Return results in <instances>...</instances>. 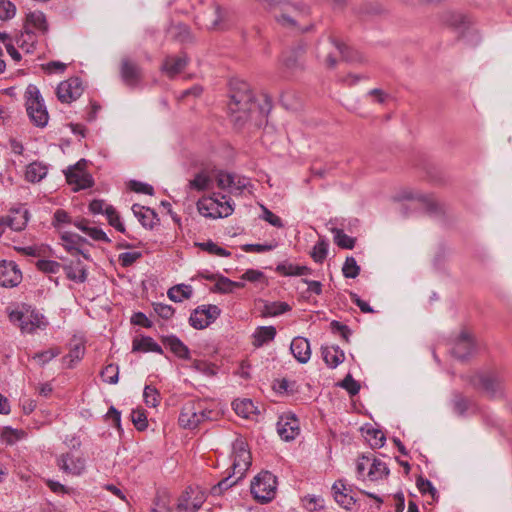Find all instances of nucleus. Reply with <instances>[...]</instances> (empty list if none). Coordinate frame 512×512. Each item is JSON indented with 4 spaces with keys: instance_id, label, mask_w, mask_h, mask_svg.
<instances>
[{
    "instance_id": "obj_53",
    "label": "nucleus",
    "mask_w": 512,
    "mask_h": 512,
    "mask_svg": "<svg viewBox=\"0 0 512 512\" xmlns=\"http://www.w3.org/2000/svg\"><path fill=\"white\" fill-rule=\"evenodd\" d=\"M373 454L364 455L357 461V473L359 477H362L363 479H367V472L371 469V462H372Z\"/></svg>"
},
{
    "instance_id": "obj_18",
    "label": "nucleus",
    "mask_w": 512,
    "mask_h": 512,
    "mask_svg": "<svg viewBox=\"0 0 512 512\" xmlns=\"http://www.w3.org/2000/svg\"><path fill=\"white\" fill-rule=\"evenodd\" d=\"M290 350L295 359L302 364L307 363L311 357L310 343L304 337H295L291 342Z\"/></svg>"
},
{
    "instance_id": "obj_33",
    "label": "nucleus",
    "mask_w": 512,
    "mask_h": 512,
    "mask_svg": "<svg viewBox=\"0 0 512 512\" xmlns=\"http://www.w3.org/2000/svg\"><path fill=\"white\" fill-rule=\"evenodd\" d=\"M305 52V48L302 45L292 49L283 59L284 65L291 70H295L302 67V58Z\"/></svg>"
},
{
    "instance_id": "obj_31",
    "label": "nucleus",
    "mask_w": 512,
    "mask_h": 512,
    "mask_svg": "<svg viewBox=\"0 0 512 512\" xmlns=\"http://www.w3.org/2000/svg\"><path fill=\"white\" fill-rule=\"evenodd\" d=\"M387 13L388 10L378 2L364 3L359 9V14L366 19L384 16Z\"/></svg>"
},
{
    "instance_id": "obj_24",
    "label": "nucleus",
    "mask_w": 512,
    "mask_h": 512,
    "mask_svg": "<svg viewBox=\"0 0 512 512\" xmlns=\"http://www.w3.org/2000/svg\"><path fill=\"white\" fill-rule=\"evenodd\" d=\"M61 239L63 241L64 248L68 252L71 254H82L86 259L88 258L80 248V246L86 242L85 238L76 233L65 232L62 234Z\"/></svg>"
},
{
    "instance_id": "obj_44",
    "label": "nucleus",
    "mask_w": 512,
    "mask_h": 512,
    "mask_svg": "<svg viewBox=\"0 0 512 512\" xmlns=\"http://www.w3.org/2000/svg\"><path fill=\"white\" fill-rule=\"evenodd\" d=\"M235 475L232 474H229L227 477H225L224 479H222L221 481H219L216 485H214L212 488H211V494L213 496H220L223 494V492L229 488H231L232 486H234L235 484L238 483V481L240 479H238V476L236 478H234Z\"/></svg>"
},
{
    "instance_id": "obj_50",
    "label": "nucleus",
    "mask_w": 512,
    "mask_h": 512,
    "mask_svg": "<svg viewBox=\"0 0 512 512\" xmlns=\"http://www.w3.org/2000/svg\"><path fill=\"white\" fill-rule=\"evenodd\" d=\"M334 242L341 248L352 249V238L343 232L342 229L332 228Z\"/></svg>"
},
{
    "instance_id": "obj_57",
    "label": "nucleus",
    "mask_w": 512,
    "mask_h": 512,
    "mask_svg": "<svg viewBox=\"0 0 512 512\" xmlns=\"http://www.w3.org/2000/svg\"><path fill=\"white\" fill-rule=\"evenodd\" d=\"M16 12L15 5L9 0H0V19L8 20L14 17Z\"/></svg>"
},
{
    "instance_id": "obj_14",
    "label": "nucleus",
    "mask_w": 512,
    "mask_h": 512,
    "mask_svg": "<svg viewBox=\"0 0 512 512\" xmlns=\"http://www.w3.org/2000/svg\"><path fill=\"white\" fill-rule=\"evenodd\" d=\"M198 400L186 402L180 412L179 423L184 428L195 429L200 425Z\"/></svg>"
},
{
    "instance_id": "obj_41",
    "label": "nucleus",
    "mask_w": 512,
    "mask_h": 512,
    "mask_svg": "<svg viewBox=\"0 0 512 512\" xmlns=\"http://www.w3.org/2000/svg\"><path fill=\"white\" fill-rule=\"evenodd\" d=\"M191 190L205 191L211 188L212 178L204 171L195 175L194 179L189 181L188 184Z\"/></svg>"
},
{
    "instance_id": "obj_32",
    "label": "nucleus",
    "mask_w": 512,
    "mask_h": 512,
    "mask_svg": "<svg viewBox=\"0 0 512 512\" xmlns=\"http://www.w3.org/2000/svg\"><path fill=\"white\" fill-rule=\"evenodd\" d=\"M232 406L235 413L243 418H250L257 410L252 400L248 398L236 399L232 402Z\"/></svg>"
},
{
    "instance_id": "obj_59",
    "label": "nucleus",
    "mask_w": 512,
    "mask_h": 512,
    "mask_svg": "<svg viewBox=\"0 0 512 512\" xmlns=\"http://www.w3.org/2000/svg\"><path fill=\"white\" fill-rule=\"evenodd\" d=\"M129 187L136 193H143L147 195H153L154 193V189L151 185L136 180L130 181Z\"/></svg>"
},
{
    "instance_id": "obj_47",
    "label": "nucleus",
    "mask_w": 512,
    "mask_h": 512,
    "mask_svg": "<svg viewBox=\"0 0 512 512\" xmlns=\"http://www.w3.org/2000/svg\"><path fill=\"white\" fill-rule=\"evenodd\" d=\"M104 213L106 214L107 220L111 226H113L119 232L125 233V227L121 223L120 217L113 206L107 205L105 207Z\"/></svg>"
},
{
    "instance_id": "obj_20",
    "label": "nucleus",
    "mask_w": 512,
    "mask_h": 512,
    "mask_svg": "<svg viewBox=\"0 0 512 512\" xmlns=\"http://www.w3.org/2000/svg\"><path fill=\"white\" fill-rule=\"evenodd\" d=\"M29 216V211L26 208L15 209L11 216L3 217L5 228L10 227L14 231H21L26 227Z\"/></svg>"
},
{
    "instance_id": "obj_28",
    "label": "nucleus",
    "mask_w": 512,
    "mask_h": 512,
    "mask_svg": "<svg viewBox=\"0 0 512 512\" xmlns=\"http://www.w3.org/2000/svg\"><path fill=\"white\" fill-rule=\"evenodd\" d=\"M441 21L456 29H465L469 24L467 16L457 11L444 12L441 16Z\"/></svg>"
},
{
    "instance_id": "obj_2",
    "label": "nucleus",
    "mask_w": 512,
    "mask_h": 512,
    "mask_svg": "<svg viewBox=\"0 0 512 512\" xmlns=\"http://www.w3.org/2000/svg\"><path fill=\"white\" fill-rule=\"evenodd\" d=\"M255 106L253 95L246 82L232 83L228 109L231 122L236 128H241L250 118V112Z\"/></svg>"
},
{
    "instance_id": "obj_8",
    "label": "nucleus",
    "mask_w": 512,
    "mask_h": 512,
    "mask_svg": "<svg viewBox=\"0 0 512 512\" xmlns=\"http://www.w3.org/2000/svg\"><path fill=\"white\" fill-rule=\"evenodd\" d=\"M205 501L202 490L198 487H189L179 498L177 510L179 512H196Z\"/></svg>"
},
{
    "instance_id": "obj_23",
    "label": "nucleus",
    "mask_w": 512,
    "mask_h": 512,
    "mask_svg": "<svg viewBox=\"0 0 512 512\" xmlns=\"http://www.w3.org/2000/svg\"><path fill=\"white\" fill-rule=\"evenodd\" d=\"M63 270L66 277L71 281L84 283L87 280V268L80 260L63 265Z\"/></svg>"
},
{
    "instance_id": "obj_60",
    "label": "nucleus",
    "mask_w": 512,
    "mask_h": 512,
    "mask_svg": "<svg viewBox=\"0 0 512 512\" xmlns=\"http://www.w3.org/2000/svg\"><path fill=\"white\" fill-rule=\"evenodd\" d=\"M154 311L163 319H170L174 314V309L172 306L163 304V303H155L153 304Z\"/></svg>"
},
{
    "instance_id": "obj_22",
    "label": "nucleus",
    "mask_w": 512,
    "mask_h": 512,
    "mask_svg": "<svg viewBox=\"0 0 512 512\" xmlns=\"http://www.w3.org/2000/svg\"><path fill=\"white\" fill-rule=\"evenodd\" d=\"M188 59L186 55L182 56H168L163 62L162 70L170 77L173 78L179 74L187 65Z\"/></svg>"
},
{
    "instance_id": "obj_37",
    "label": "nucleus",
    "mask_w": 512,
    "mask_h": 512,
    "mask_svg": "<svg viewBox=\"0 0 512 512\" xmlns=\"http://www.w3.org/2000/svg\"><path fill=\"white\" fill-rule=\"evenodd\" d=\"M371 465V469L366 474L368 480L377 481L389 474L387 465L383 461L374 458V456L372 457Z\"/></svg>"
},
{
    "instance_id": "obj_42",
    "label": "nucleus",
    "mask_w": 512,
    "mask_h": 512,
    "mask_svg": "<svg viewBox=\"0 0 512 512\" xmlns=\"http://www.w3.org/2000/svg\"><path fill=\"white\" fill-rule=\"evenodd\" d=\"M243 286L244 283L242 282H235L227 277L218 276L217 281L214 287L212 288V291L219 293H231L234 290V288H242Z\"/></svg>"
},
{
    "instance_id": "obj_26",
    "label": "nucleus",
    "mask_w": 512,
    "mask_h": 512,
    "mask_svg": "<svg viewBox=\"0 0 512 512\" xmlns=\"http://www.w3.org/2000/svg\"><path fill=\"white\" fill-rule=\"evenodd\" d=\"M132 211L135 217L138 218L139 222L145 228L152 229L155 225V220H158L156 218V213L153 210L145 208L139 204H134L132 206Z\"/></svg>"
},
{
    "instance_id": "obj_34",
    "label": "nucleus",
    "mask_w": 512,
    "mask_h": 512,
    "mask_svg": "<svg viewBox=\"0 0 512 512\" xmlns=\"http://www.w3.org/2000/svg\"><path fill=\"white\" fill-rule=\"evenodd\" d=\"M472 406L473 401L470 398L464 396L460 392L453 393L452 409L455 414L463 416Z\"/></svg>"
},
{
    "instance_id": "obj_54",
    "label": "nucleus",
    "mask_w": 512,
    "mask_h": 512,
    "mask_svg": "<svg viewBox=\"0 0 512 512\" xmlns=\"http://www.w3.org/2000/svg\"><path fill=\"white\" fill-rule=\"evenodd\" d=\"M328 244L321 240L319 241L313 248L311 252V257L314 259L315 262L321 263L327 256L328 252Z\"/></svg>"
},
{
    "instance_id": "obj_46",
    "label": "nucleus",
    "mask_w": 512,
    "mask_h": 512,
    "mask_svg": "<svg viewBox=\"0 0 512 512\" xmlns=\"http://www.w3.org/2000/svg\"><path fill=\"white\" fill-rule=\"evenodd\" d=\"M290 310V306L285 302H272L264 306V316H277Z\"/></svg>"
},
{
    "instance_id": "obj_15",
    "label": "nucleus",
    "mask_w": 512,
    "mask_h": 512,
    "mask_svg": "<svg viewBox=\"0 0 512 512\" xmlns=\"http://www.w3.org/2000/svg\"><path fill=\"white\" fill-rule=\"evenodd\" d=\"M57 462L60 469L67 474L80 475L85 469V460L73 453L62 454Z\"/></svg>"
},
{
    "instance_id": "obj_3",
    "label": "nucleus",
    "mask_w": 512,
    "mask_h": 512,
    "mask_svg": "<svg viewBox=\"0 0 512 512\" xmlns=\"http://www.w3.org/2000/svg\"><path fill=\"white\" fill-rule=\"evenodd\" d=\"M24 97L30 120L38 127H45L49 120V114L38 87L29 84L25 90Z\"/></svg>"
},
{
    "instance_id": "obj_36",
    "label": "nucleus",
    "mask_w": 512,
    "mask_h": 512,
    "mask_svg": "<svg viewBox=\"0 0 512 512\" xmlns=\"http://www.w3.org/2000/svg\"><path fill=\"white\" fill-rule=\"evenodd\" d=\"M360 432L371 447L375 448L383 446L385 436L382 431L372 427H362Z\"/></svg>"
},
{
    "instance_id": "obj_40",
    "label": "nucleus",
    "mask_w": 512,
    "mask_h": 512,
    "mask_svg": "<svg viewBox=\"0 0 512 512\" xmlns=\"http://www.w3.org/2000/svg\"><path fill=\"white\" fill-rule=\"evenodd\" d=\"M193 289L190 285L179 284L175 285L168 290V297L174 302H181L184 299H189L192 296Z\"/></svg>"
},
{
    "instance_id": "obj_35",
    "label": "nucleus",
    "mask_w": 512,
    "mask_h": 512,
    "mask_svg": "<svg viewBox=\"0 0 512 512\" xmlns=\"http://www.w3.org/2000/svg\"><path fill=\"white\" fill-rule=\"evenodd\" d=\"M276 336V329L273 326H262L257 328L253 334V345L261 347L265 343L272 341Z\"/></svg>"
},
{
    "instance_id": "obj_39",
    "label": "nucleus",
    "mask_w": 512,
    "mask_h": 512,
    "mask_svg": "<svg viewBox=\"0 0 512 512\" xmlns=\"http://www.w3.org/2000/svg\"><path fill=\"white\" fill-rule=\"evenodd\" d=\"M133 351L163 353L161 346L148 336L135 339L133 341Z\"/></svg>"
},
{
    "instance_id": "obj_38",
    "label": "nucleus",
    "mask_w": 512,
    "mask_h": 512,
    "mask_svg": "<svg viewBox=\"0 0 512 512\" xmlns=\"http://www.w3.org/2000/svg\"><path fill=\"white\" fill-rule=\"evenodd\" d=\"M47 167L39 162H33L26 168V179L29 182L36 183L41 181L47 175Z\"/></svg>"
},
{
    "instance_id": "obj_52",
    "label": "nucleus",
    "mask_w": 512,
    "mask_h": 512,
    "mask_svg": "<svg viewBox=\"0 0 512 512\" xmlns=\"http://www.w3.org/2000/svg\"><path fill=\"white\" fill-rule=\"evenodd\" d=\"M196 310H200V315H203L205 319L209 321V325L214 322L221 313V310L216 305H203L196 308Z\"/></svg>"
},
{
    "instance_id": "obj_10",
    "label": "nucleus",
    "mask_w": 512,
    "mask_h": 512,
    "mask_svg": "<svg viewBox=\"0 0 512 512\" xmlns=\"http://www.w3.org/2000/svg\"><path fill=\"white\" fill-rule=\"evenodd\" d=\"M22 280V273L12 261H0V285L6 288L17 286Z\"/></svg>"
},
{
    "instance_id": "obj_7",
    "label": "nucleus",
    "mask_w": 512,
    "mask_h": 512,
    "mask_svg": "<svg viewBox=\"0 0 512 512\" xmlns=\"http://www.w3.org/2000/svg\"><path fill=\"white\" fill-rule=\"evenodd\" d=\"M87 161L79 160L75 165L68 167L65 171L66 180L69 184H75V190L86 189L93 185V179L86 169Z\"/></svg>"
},
{
    "instance_id": "obj_16",
    "label": "nucleus",
    "mask_w": 512,
    "mask_h": 512,
    "mask_svg": "<svg viewBox=\"0 0 512 512\" xmlns=\"http://www.w3.org/2000/svg\"><path fill=\"white\" fill-rule=\"evenodd\" d=\"M34 29L42 34H45L48 31L46 16L41 11L30 12L26 16L24 30H26V35L29 39H32Z\"/></svg>"
},
{
    "instance_id": "obj_51",
    "label": "nucleus",
    "mask_w": 512,
    "mask_h": 512,
    "mask_svg": "<svg viewBox=\"0 0 512 512\" xmlns=\"http://www.w3.org/2000/svg\"><path fill=\"white\" fill-rule=\"evenodd\" d=\"M85 353V347L83 344H76L74 347H72L69 351V353L64 357V360H69L68 367L72 368L74 363L81 360Z\"/></svg>"
},
{
    "instance_id": "obj_30",
    "label": "nucleus",
    "mask_w": 512,
    "mask_h": 512,
    "mask_svg": "<svg viewBox=\"0 0 512 512\" xmlns=\"http://www.w3.org/2000/svg\"><path fill=\"white\" fill-rule=\"evenodd\" d=\"M162 341L179 358H189L188 347L178 337L174 335L166 336L162 338Z\"/></svg>"
},
{
    "instance_id": "obj_29",
    "label": "nucleus",
    "mask_w": 512,
    "mask_h": 512,
    "mask_svg": "<svg viewBox=\"0 0 512 512\" xmlns=\"http://www.w3.org/2000/svg\"><path fill=\"white\" fill-rule=\"evenodd\" d=\"M322 357L330 367H336L345 359L344 352L338 346L322 347Z\"/></svg>"
},
{
    "instance_id": "obj_21",
    "label": "nucleus",
    "mask_w": 512,
    "mask_h": 512,
    "mask_svg": "<svg viewBox=\"0 0 512 512\" xmlns=\"http://www.w3.org/2000/svg\"><path fill=\"white\" fill-rule=\"evenodd\" d=\"M47 325L43 315L27 310L23 317L21 331L23 333H33L36 329H43Z\"/></svg>"
},
{
    "instance_id": "obj_13",
    "label": "nucleus",
    "mask_w": 512,
    "mask_h": 512,
    "mask_svg": "<svg viewBox=\"0 0 512 512\" xmlns=\"http://www.w3.org/2000/svg\"><path fill=\"white\" fill-rule=\"evenodd\" d=\"M475 351V343L468 331L463 330L457 337L452 348V354L460 359L465 360Z\"/></svg>"
},
{
    "instance_id": "obj_63",
    "label": "nucleus",
    "mask_w": 512,
    "mask_h": 512,
    "mask_svg": "<svg viewBox=\"0 0 512 512\" xmlns=\"http://www.w3.org/2000/svg\"><path fill=\"white\" fill-rule=\"evenodd\" d=\"M141 257L140 252H125L119 255V262L123 267H129Z\"/></svg>"
},
{
    "instance_id": "obj_62",
    "label": "nucleus",
    "mask_w": 512,
    "mask_h": 512,
    "mask_svg": "<svg viewBox=\"0 0 512 512\" xmlns=\"http://www.w3.org/2000/svg\"><path fill=\"white\" fill-rule=\"evenodd\" d=\"M416 485H417V488L420 490V492H422V493L428 492L429 494H431V496L433 498H435V496L437 494V490L435 489V487L432 485V483L429 480L419 477L416 481Z\"/></svg>"
},
{
    "instance_id": "obj_27",
    "label": "nucleus",
    "mask_w": 512,
    "mask_h": 512,
    "mask_svg": "<svg viewBox=\"0 0 512 512\" xmlns=\"http://www.w3.org/2000/svg\"><path fill=\"white\" fill-rule=\"evenodd\" d=\"M226 12L219 5H214L213 11L203 15V24L207 29H220L224 22Z\"/></svg>"
},
{
    "instance_id": "obj_5",
    "label": "nucleus",
    "mask_w": 512,
    "mask_h": 512,
    "mask_svg": "<svg viewBox=\"0 0 512 512\" xmlns=\"http://www.w3.org/2000/svg\"><path fill=\"white\" fill-rule=\"evenodd\" d=\"M276 486V476L269 471H263L253 479L250 490L257 501L267 503L275 497Z\"/></svg>"
},
{
    "instance_id": "obj_56",
    "label": "nucleus",
    "mask_w": 512,
    "mask_h": 512,
    "mask_svg": "<svg viewBox=\"0 0 512 512\" xmlns=\"http://www.w3.org/2000/svg\"><path fill=\"white\" fill-rule=\"evenodd\" d=\"M143 397L145 403L150 407H156L159 404V392L149 385L145 386Z\"/></svg>"
},
{
    "instance_id": "obj_61",
    "label": "nucleus",
    "mask_w": 512,
    "mask_h": 512,
    "mask_svg": "<svg viewBox=\"0 0 512 512\" xmlns=\"http://www.w3.org/2000/svg\"><path fill=\"white\" fill-rule=\"evenodd\" d=\"M330 327L333 333L339 334L345 341H348L350 335V329L347 325L334 320L330 323Z\"/></svg>"
},
{
    "instance_id": "obj_58",
    "label": "nucleus",
    "mask_w": 512,
    "mask_h": 512,
    "mask_svg": "<svg viewBox=\"0 0 512 512\" xmlns=\"http://www.w3.org/2000/svg\"><path fill=\"white\" fill-rule=\"evenodd\" d=\"M190 325L195 329H204L209 326V321L203 315H200V310H194L189 318Z\"/></svg>"
},
{
    "instance_id": "obj_43",
    "label": "nucleus",
    "mask_w": 512,
    "mask_h": 512,
    "mask_svg": "<svg viewBox=\"0 0 512 512\" xmlns=\"http://www.w3.org/2000/svg\"><path fill=\"white\" fill-rule=\"evenodd\" d=\"M277 271L285 276H301L310 273V269L308 267L293 264H280L277 266Z\"/></svg>"
},
{
    "instance_id": "obj_49",
    "label": "nucleus",
    "mask_w": 512,
    "mask_h": 512,
    "mask_svg": "<svg viewBox=\"0 0 512 512\" xmlns=\"http://www.w3.org/2000/svg\"><path fill=\"white\" fill-rule=\"evenodd\" d=\"M101 377L108 384H116L119 379V368L117 365L109 364L101 371Z\"/></svg>"
},
{
    "instance_id": "obj_1",
    "label": "nucleus",
    "mask_w": 512,
    "mask_h": 512,
    "mask_svg": "<svg viewBox=\"0 0 512 512\" xmlns=\"http://www.w3.org/2000/svg\"><path fill=\"white\" fill-rule=\"evenodd\" d=\"M462 379L489 400H502L506 397L505 378L499 370L478 371L463 375Z\"/></svg>"
},
{
    "instance_id": "obj_17",
    "label": "nucleus",
    "mask_w": 512,
    "mask_h": 512,
    "mask_svg": "<svg viewBox=\"0 0 512 512\" xmlns=\"http://www.w3.org/2000/svg\"><path fill=\"white\" fill-rule=\"evenodd\" d=\"M352 489L343 480L336 481L332 486V494L336 503L346 510H350L352 505Z\"/></svg>"
},
{
    "instance_id": "obj_25",
    "label": "nucleus",
    "mask_w": 512,
    "mask_h": 512,
    "mask_svg": "<svg viewBox=\"0 0 512 512\" xmlns=\"http://www.w3.org/2000/svg\"><path fill=\"white\" fill-rule=\"evenodd\" d=\"M407 200L413 201L417 206L426 210L427 212H435L437 210V203L430 195L422 194L419 192H409L404 195Z\"/></svg>"
},
{
    "instance_id": "obj_9",
    "label": "nucleus",
    "mask_w": 512,
    "mask_h": 512,
    "mask_svg": "<svg viewBox=\"0 0 512 512\" xmlns=\"http://www.w3.org/2000/svg\"><path fill=\"white\" fill-rule=\"evenodd\" d=\"M82 93V82L78 77L61 82L56 89L57 97L62 103H71L78 99Z\"/></svg>"
},
{
    "instance_id": "obj_55",
    "label": "nucleus",
    "mask_w": 512,
    "mask_h": 512,
    "mask_svg": "<svg viewBox=\"0 0 512 512\" xmlns=\"http://www.w3.org/2000/svg\"><path fill=\"white\" fill-rule=\"evenodd\" d=\"M131 420L139 431L145 430L148 426L147 416L143 410H133L131 413Z\"/></svg>"
},
{
    "instance_id": "obj_4",
    "label": "nucleus",
    "mask_w": 512,
    "mask_h": 512,
    "mask_svg": "<svg viewBox=\"0 0 512 512\" xmlns=\"http://www.w3.org/2000/svg\"><path fill=\"white\" fill-rule=\"evenodd\" d=\"M348 52V46L334 37L321 40L317 45V57L328 68L335 67L340 59H346Z\"/></svg>"
},
{
    "instance_id": "obj_19",
    "label": "nucleus",
    "mask_w": 512,
    "mask_h": 512,
    "mask_svg": "<svg viewBox=\"0 0 512 512\" xmlns=\"http://www.w3.org/2000/svg\"><path fill=\"white\" fill-rule=\"evenodd\" d=\"M277 432L285 440H293L299 432L298 421L294 415L291 417H282L277 423Z\"/></svg>"
},
{
    "instance_id": "obj_64",
    "label": "nucleus",
    "mask_w": 512,
    "mask_h": 512,
    "mask_svg": "<svg viewBox=\"0 0 512 512\" xmlns=\"http://www.w3.org/2000/svg\"><path fill=\"white\" fill-rule=\"evenodd\" d=\"M216 181L219 188L226 189L234 184V177L229 173L219 172Z\"/></svg>"
},
{
    "instance_id": "obj_48",
    "label": "nucleus",
    "mask_w": 512,
    "mask_h": 512,
    "mask_svg": "<svg viewBox=\"0 0 512 512\" xmlns=\"http://www.w3.org/2000/svg\"><path fill=\"white\" fill-rule=\"evenodd\" d=\"M198 247H200L202 250L207 251L208 253L212 255H217L220 257H228L231 255L229 251L226 249L219 247L217 244H215L213 241L209 240L207 242L197 243Z\"/></svg>"
},
{
    "instance_id": "obj_6",
    "label": "nucleus",
    "mask_w": 512,
    "mask_h": 512,
    "mask_svg": "<svg viewBox=\"0 0 512 512\" xmlns=\"http://www.w3.org/2000/svg\"><path fill=\"white\" fill-rule=\"evenodd\" d=\"M251 460L247 444L243 440L237 439L233 443V464L231 467L233 475H238V479H242L251 465Z\"/></svg>"
},
{
    "instance_id": "obj_45",
    "label": "nucleus",
    "mask_w": 512,
    "mask_h": 512,
    "mask_svg": "<svg viewBox=\"0 0 512 512\" xmlns=\"http://www.w3.org/2000/svg\"><path fill=\"white\" fill-rule=\"evenodd\" d=\"M36 267L39 271L46 274H56L61 269H63V265L54 260H38L36 263Z\"/></svg>"
},
{
    "instance_id": "obj_12",
    "label": "nucleus",
    "mask_w": 512,
    "mask_h": 512,
    "mask_svg": "<svg viewBox=\"0 0 512 512\" xmlns=\"http://www.w3.org/2000/svg\"><path fill=\"white\" fill-rule=\"evenodd\" d=\"M215 207L221 208V210L218 211L219 217H227L233 212V208L229 201H225L224 203H222L216 198L209 197L202 198L197 202L198 211L206 217L212 216L210 210L214 209Z\"/></svg>"
},
{
    "instance_id": "obj_11",
    "label": "nucleus",
    "mask_w": 512,
    "mask_h": 512,
    "mask_svg": "<svg viewBox=\"0 0 512 512\" xmlns=\"http://www.w3.org/2000/svg\"><path fill=\"white\" fill-rule=\"evenodd\" d=\"M120 75L127 86L135 87L142 78V70L136 62L124 57L121 60Z\"/></svg>"
}]
</instances>
